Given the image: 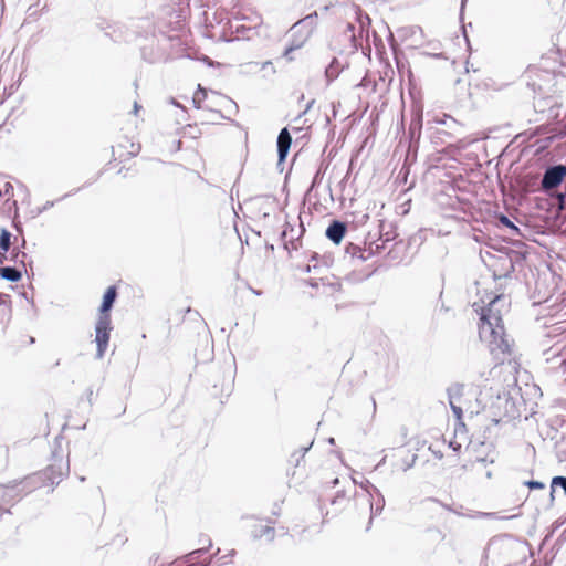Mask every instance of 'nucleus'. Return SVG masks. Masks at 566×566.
I'll list each match as a JSON object with an SVG mask.
<instances>
[{
	"mask_svg": "<svg viewBox=\"0 0 566 566\" xmlns=\"http://www.w3.org/2000/svg\"><path fill=\"white\" fill-rule=\"evenodd\" d=\"M449 403H450V407H451V410H452L454 417L457 419H461L462 415H463L462 408L460 406H458L457 402L450 401Z\"/></svg>",
	"mask_w": 566,
	"mask_h": 566,
	"instance_id": "obj_28",
	"label": "nucleus"
},
{
	"mask_svg": "<svg viewBox=\"0 0 566 566\" xmlns=\"http://www.w3.org/2000/svg\"><path fill=\"white\" fill-rule=\"evenodd\" d=\"M27 258V254L24 252H14L11 260L15 263H21L24 266V259Z\"/></svg>",
	"mask_w": 566,
	"mask_h": 566,
	"instance_id": "obj_30",
	"label": "nucleus"
},
{
	"mask_svg": "<svg viewBox=\"0 0 566 566\" xmlns=\"http://www.w3.org/2000/svg\"><path fill=\"white\" fill-rule=\"evenodd\" d=\"M346 253L349 254L350 256L353 258H358L363 261L366 260V256H365V250L359 247V245H356L354 243H349L347 247H346Z\"/></svg>",
	"mask_w": 566,
	"mask_h": 566,
	"instance_id": "obj_18",
	"label": "nucleus"
},
{
	"mask_svg": "<svg viewBox=\"0 0 566 566\" xmlns=\"http://www.w3.org/2000/svg\"><path fill=\"white\" fill-rule=\"evenodd\" d=\"M419 144H408L407 154H406V161L403 167L400 170V174L405 172V180L407 179V175L409 174V170L406 168L407 163H411L416 160L417 151H418Z\"/></svg>",
	"mask_w": 566,
	"mask_h": 566,
	"instance_id": "obj_15",
	"label": "nucleus"
},
{
	"mask_svg": "<svg viewBox=\"0 0 566 566\" xmlns=\"http://www.w3.org/2000/svg\"><path fill=\"white\" fill-rule=\"evenodd\" d=\"M566 177L565 165H554L548 167L542 177L541 186L544 190L548 191L557 188Z\"/></svg>",
	"mask_w": 566,
	"mask_h": 566,
	"instance_id": "obj_4",
	"label": "nucleus"
},
{
	"mask_svg": "<svg viewBox=\"0 0 566 566\" xmlns=\"http://www.w3.org/2000/svg\"><path fill=\"white\" fill-rule=\"evenodd\" d=\"M112 331L111 315H99L95 325V342L97 345L96 358L104 357L109 342Z\"/></svg>",
	"mask_w": 566,
	"mask_h": 566,
	"instance_id": "obj_3",
	"label": "nucleus"
},
{
	"mask_svg": "<svg viewBox=\"0 0 566 566\" xmlns=\"http://www.w3.org/2000/svg\"><path fill=\"white\" fill-rule=\"evenodd\" d=\"M554 140V136H547L545 137L542 142H547V143H551Z\"/></svg>",
	"mask_w": 566,
	"mask_h": 566,
	"instance_id": "obj_36",
	"label": "nucleus"
},
{
	"mask_svg": "<svg viewBox=\"0 0 566 566\" xmlns=\"http://www.w3.org/2000/svg\"><path fill=\"white\" fill-rule=\"evenodd\" d=\"M302 115H298L294 120L290 124V128L295 137V142H300L307 137V128H304L302 125Z\"/></svg>",
	"mask_w": 566,
	"mask_h": 566,
	"instance_id": "obj_12",
	"label": "nucleus"
},
{
	"mask_svg": "<svg viewBox=\"0 0 566 566\" xmlns=\"http://www.w3.org/2000/svg\"><path fill=\"white\" fill-rule=\"evenodd\" d=\"M21 497V492L17 485H0V503H10L18 501Z\"/></svg>",
	"mask_w": 566,
	"mask_h": 566,
	"instance_id": "obj_10",
	"label": "nucleus"
},
{
	"mask_svg": "<svg viewBox=\"0 0 566 566\" xmlns=\"http://www.w3.org/2000/svg\"><path fill=\"white\" fill-rule=\"evenodd\" d=\"M142 144H116L112 146V155L120 163L130 159L139 154Z\"/></svg>",
	"mask_w": 566,
	"mask_h": 566,
	"instance_id": "obj_6",
	"label": "nucleus"
},
{
	"mask_svg": "<svg viewBox=\"0 0 566 566\" xmlns=\"http://www.w3.org/2000/svg\"><path fill=\"white\" fill-rule=\"evenodd\" d=\"M333 483H334V484H337V483H338V479H337V478H336V479H334Z\"/></svg>",
	"mask_w": 566,
	"mask_h": 566,
	"instance_id": "obj_54",
	"label": "nucleus"
},
{
	"mask_svg": "<svg viewBox=\"0 0 566 566\" xmlns=\"http://www.w3.org/2000/svg\"><path fill=\"white\" fill-rule=\"evenodd\" d=\"M312 103H313V101H312L311 103H308V104H307V107H305L304 113H307L308 107H311Z\"/></svg>",
	"mask_w": 566,
	"mask_h": 566,
	"instance_id": "obj_44",
	"label": "nucleus"
},
{
	"mask_svg": "<svg viewBox=\"0 0 566 566\" xmlns=\"http://www.w3.org/2000/svg\"><path fill=\"white\" fill-rule=\"evenodd\" d=\"M556 488H562L566 495V476L557 475L552 479V484H551V489H552L551 499L552 500L554 499V492H555Z\"/></svg>",
	"mask_w": 566,
	"mask_h": 566,
	"instance_id": "obj_19",
	"label": "nucleus"
},
{
	"mask_svg": "<svg viewBox=\"0 0 566 566\" xmlns=\"http://www.w3.org/2000/svg\"><path fill=\"white\" fill-rule=\"evenodd\" d=\"M557 200H558V207L560 210H564L566 209V195L564 193H558L557 196Z\"/></svg>",
	"mask_w": 566,
	"mask_h": 566,
	"instance_id": "obj_31",
	"label": "nucleus"
},
{
	"mask_svg": "<svg viewBox=\"0 0 566 566\" xmlns=\"http://www.w3.org/2000/svg\"><path fill=\"white\" fill-rule=\"evenodd\" d=\"M347 230L345 222L333 220L327 227L325 234L335 244H339Z\"/></svg>",
	"mask_w": 566,
	"mask_h": 566,
	"instance_id": "obj_7",
	"label": "nucleus"
},
{
	"mask_svg": "<svg viewBox=\"0 0 566 566\" xmlns=\"http://www.w3.org/2000/svg\"><path fill=\"white\" fill-rule=\"evenodd\" d=\"M275 531L272 526L261 525L259 528L253 531V536L255 538L265 537L268 541H273Z\"/></svg>",
	"mask_w": 566,
	"mask_h": 566,
	"instance_id": "obj_17",
	"label": "nucleus"
},
{
	"mask_svg": "<svg viewBox=\"0 0 566 566\" xmlns=\"http://www.w3.org/2000/svg\"><path fill=\"white\" fill-rule=\"evenodd\" d=\"M491 476H492V472H491V471H488V472H486V478H489V479H490Z\"/></svg>",
	"mask_w": 566,
	"mask_h": 566,
	"instance_id": "obj_51",
	"label": "nucleus"
},
{
	"mask_svg": "<svg viewBox=\"0 0 566 566\" xmlns=\"http://www.w3.org/2000/svg\"><path fill=\"white\" fill-rule=\"evenodd\" d=\"M499 221H500L503 226H505V227H507V228L512 229L513 231L518 232V228H517V227H516V226H515V224H514V223L509 219V217H506L505 214H501V216L499 217Z\"/></svg>",
	"mask_w": 566,
	"mask_h": 566,
	"instance_id": "obj_27",
	"label": "nucleus"
},
{
	"mask_svg": "<svg viewBox=\"0 0 566 566\" xmlns=\"http://www.w3.org/2000/svg\"><path fill=\"white\" fill-rule=\"evenodd\" d=\"M312 103H313V101H312L311 103H308V104H307V107H305L304 113H307L308 107H311Z\"/></svg>",
	"mask_w": 566,
	"mask_h": 566,
	"instance_id": "obj_46",
	"label": "nucleus"
},
{
	"mask_svg": "<svg viewBox=\"0 0 566 566\" xmlns=\"http://www.w3.org/2000/svg\"><path fill=\"white\" fill-rule=\"evenodd\" d=\"M347 501L346 495L343 492H338L331 501L332 505L338 506L342 510Z\"/></svg>",
	"mask_w": 566,
	"mask_h": 566,
	"instance_id": "obj_23",
	"label": "nucleus"
},
{
	"mask_svg": "<svg viewBox=\"0 0 566 566\" xmlns=\"http://www.w3.org/2000/svg\"><path fill=\"white\" fill-rule=\"evenodd\" d=\"M55 205V201H46L41 208L38 209V214L46 211Z\"/></svg>",
	"mask_w": 566,
	"mask_h": 566,
	"instance_id": "obj_33",
	"label": "nucleus"
},
{
	"mask_svg": "<svg viewBox=\"0 0 566 566\" xmlns=\"http://www.w3.org/2000/svg\"><path fill=\"white\" fill-rule=\"evenodd\" d=\"M505 405H511V407L513 408L514 403L511 402L509 399H505Z\"/></svg>",
	"mask_w": 566,
	"mask_h": 566,
	"instance_id": "obj_43",
	"label": "nucleus"
},
{
	"mask_svg": "<svg viewBox=\"0 0 566 566\" xmlns=\"http://www.w3.org/2000/svg\"><path fill=\"white\" fill-rule=\"evenodd\" d=\"M489 301L481 298L473 303L474 311L480 315L479 336L485 342L492 353L511 355L512 340L505 333L503 314L509 311V300L503 294L492 297Z\"/></svg>",
	"mask_w": 566,
	"mask_h": 566,
	"instance_id": "obj_1",
	"label": "nucleus"
},
{
	"mask_svg": "<svg viewBox=\"0 0 566 566\" xmlns=\"http://www.w3.org/2000/svg\"><path fill=\"white\" fill-rule=\"evenodd\" d=\"M292 134H293V133H292V130H291V128H290V127H284V128L280 132V134H279V136H277V138H276V142H293V140H292V138H293V137H292Z\"/></svg>",
	"mask_w": 566,
	"mask_h": 566,
	"instance_id": "obj_24",
	"label": "nucleus"
},
{
	"mask_svg": "<svg viewBox=\"0 0 566 566\" xmlns=\"http://www.w3.org/2000/svg\"><path fill=\"white\" fill-rule=\"evenodd\" d=\"M485 462H486V460H485V459H483V458H479V459L476 460V463L484 464Z\"/></svg>",
	"mask_w": 566,
	"mask_h": 566,
	"instance_id": "obj_38",
	"label": "nucleus"
},
{
	"mask_svg": "<svg viewBox=\"0 0 566 566\" xmlns=\"http://www.w3.org/2000/svg\"><path fill=\"white\" fill-rule=\"evenodd\" d=\"M67 472H69V464H66V465H65V470H64V471H62V470H61V471L59 472V475H57V480H56V481H55V479H56V478H52V476H50V479H51L52 483H59V482L62 480L63 475H65Z\"/></svg>",
	"mask_w": 566,
	"mask_h": 566,
	"instance_id": "obj_32",
	"label": "nucleus"
},
{
	"mask_svg": "<svg viewBox=\"0 0 566 566\" xmlns=\"http://www.w3.org/2000/svg\"><path fill=\"white\" fill-rule=\"evenodd\" d=\"M463 390H464V386L459 382L452 384L450 387H448L447 394H448L449 402L450 401H453V402L460 401L461 397L463 396Z\"/></svg>",
	"mask_w": 566,
	"mask_h": 566,
	"instance_id": "obj_14",
	"label": "nucleus"
},
{
	"mask_svg": "<svg viewBox=\"0 0 566 566\" xmlns=\"http://www.w3.org/2000/svg\"><path fill=\"white\" fill-rule=\"evenodd\" d=\"M49 472H50L51 474H53V473H54V468H53V467L49 468Z\"/></svg>",
	"mask_w": 566,
	"mask_h": 566,
	"instance_id": "obj_50",
	"label": "nucleus"
},
{
	"mask_svg": "<svg viewBox=\"0 0 566 566\" xmlns=\"http://www.w3.org/2000/svg\"><path fill=\"white\" fill-rule=\"evenodd\" d=\"M11 233L7 229H2L0 233V249L4 252L9 251Z\"/></svg>",
	"mask_w": 566,
	"mask_h": 566,
	"instance_id": "obj_20",
	"label": "nucleus"
},
{
	"mask_svg": "<svg viewBox=\"0 0 566 566\" xmlns=\"http://www.w3.org/2000/svg\"><path fill=\"white\" fill-rule=\"evenodd\" d=\"M252 292L255 294V295H260V292L256 291V290H252Z\"/></svg>",
	"mask_w": 566,
	"mask_h": 566,
	"instance_id": "obj_53",
	"label": "nucleus"
},
{
	"mask_svg": "<svg viewBox=\"0 0 566 566\" xmlns=\"http://www.w3.org/2000/svg\"><path fill=\"white\" fill-rule=\"evenodd\" d=\"M308 449H310V447H306V448H303V449H302V457H304V455H305V453L308 451Z\"/></svg>",
	"mask_w": 566,
	"mask_h": 566,
	"instance_id": "obj_39",
	"label": "nucleus"
},
{
	"mask_svg": "<svg viewBox=\"0 0 566 566\" xmlns=\"http://www.w3.org/2000/svg\"><path fill=\"white\" fill-rule=\"evenodd\" d=\"M207 96L206 90H203L200 85L198 86V90L195 92L192 102L193 104L199 108L201 107V103L205 101Z\"/></svg>",
	"mask_w": 566,
	"mask_h": 566,
	"instance_id": "obj_21",
	"label": "nucleus"
},
{
	"mask_svg": "<svg viewBox=\"0 0 566 566\" xmlns=\"http://www.w3.org/2000/svg\"><path fill=\"white\" fill-rule=\"evenodd\" d=\"M140 106L137 102L134 103V114L137 115Z\"/></svg>",
	"mask_w": 566,
	"mask_h": 566,
	"instance_id": "obj_35",
	"label": "nucleus"
},
{
	"mask_svg": "<svg viewBox=\"0 0 566 566\" xmlns=\"http://www.w3.org/2000/svg\"><path fill=\"white\" fill-rule=\"evenodd\" d=\"M525 485L528 486L531 490H537V489L545 488V484L543 482L536 481V480L526 481Z\"/></svg>",
	"mask_w": 566,
	"mask_h": 566,
	"instance_id": "obj_29",
	"label": "nucleus"
},
{
	"mask_svg": "<svg viewBox=\"0 0 566 566\" xmlns=\"http://www.w3.org/2000/svg\"><path fill=\"white\" fill-rule=\"evenodd\" d=\"M11 316V302L7 294L0 293V324L10 319Z\"/></svg>",
	"mask_w": 566,
	"mask_h": 566,
	"instance_id": "obj_11",
	"label": "nucleus"
},
{
	"mask_svg": "<svg viewBox=\"0 0 566 566\" xmlns=\"http://www.w3.org/2000/svg\"><path fill=\"white\" fill-rule=\"evenodd\" d=\"M241 29H242V31H243V30H245V27H244V25H238V27H237V32H240V30H241Z\"/></svg>",
	"mask_w": 566,
	"mask_h": 566,
	"instance_id": "obj_41",
	"label": "nucleus"
},
{
	"mask_svg": "<svg viewBox=\"0 0 566 566\" xmlns=\"http://www.w3.org/2000/svg\"><path fill=\"white\" fill-rule=\"evenodd\" d=\"M312 103H313V101H312L311 103H308V104H307V107H305L304 113H307L308 107H311Z\"/></svg>",
	"mask_w": 566,
	"mask_h": 566,
	"instance_id": "obj_45",
	"label": "nucleus"
},
{
	"mask_svg": "<svg viewBox=\"0 0 566 566\" xmlns=\"http://www.w3.org/2000/svg\"><path fill=\"white\" fill-rule=\"evenodd\" d=\"M317 18V13L308 14L304 19H301L297 21L292 28H291V35L295 36L298 35L297 39L293 40L291 45L287 46L284 51V56L289 60H293L291 56V53L304 45V43L307 41V39L311 36L314 25H315V19Z\"/></svg>",
	"mask_w": 566,
	"mask_h": 566,
	"instance_id": "obj_2",
	"label": "nucleus"
},
{
	"mask_svg": "<svg viewBox=\"0 0 566 566\" xmlns=\"http://www.w3.org/2000/svg\"><path fill=\"white\" fill-rule=\"evenodd\" d=\"M292 144H277V169L280 172H283L284 160L287 157Z\"/></svg>",
	"mask_w": 566,
	"mask_h": 566,
	"instance_id": "obj_16",
	"label": "nucleus"
},
{
	"mask_svg": "<svg viewBox=\"0 0 566 566\" xmlns=\"http://www.w3.org/2000/svg\"><path fill=\"white\" fill-rule=\"evenodd\" d=\"M245 30H247V31H249V32H251V31L255 30V27L247 28Z\"/></svg>",
	"mask_w": 566,
	"mask_h": 566,
	"instance_id": "obj_49",
	"label": "nucleus"
},
{
	"mask_svg": "<svg viewBox=\"0 0 566 566\" xmlns=\"http://www.w3.org/2000/svg\"><path fill=\"white\" fill-rule=\"evenodd\" d=\"M428 160L430 164V167H438L439 163L442 160V156L440 151H436L432 154H429Z\"/></svg>",
	"mask_w": 566,
	"mask_h": 566,
	"instance_id": "obj_25",
	"label": "nucleus"
},
{
	"mask_svg": "<svg viewBox=\"0 0 566 566\" xmlns=\"http://www.w3.org/2000/svg\"><path fill=\"white\" fill-rule=\"evenodd\" d=\"M261 23V19L260 18H256V21H255V25L260 24Z\"/></svg>",
	"mask_w": 566,
	"mask_h": 566,
	"instance_id": "obj_52",
	"label": "nucleus"
},
{
	"mask_svg": "<svg viewBox=\"0 0 566 566\" xmlns=\"http://www.w3.org/2000/svg\"><path fill=\"white\" fill-rule=\"evenodd\" d=\"M417 458H418L417 454H412L410 459L402 460V464H401L402 471L406 472L409 469H411L415 465Z\"/></svg>",
	"mask_w": 566,
	"mask_h": 566,
	"instance_id": "obj_26",
	"label": "nucleus"
},
{
	"mask_svg": "<svg viewBox=\"0 0 566 566\" xmlns=\"http://www.w3.org/2000/svg\"><path fill=\"white\" fill-rule=\"evenodd\" d=\"M116 297H117L116 287L109 286L103 296V302H102V305L99 308V312H101L99 315H109L108 312L112 310Z\"/></svg>",
	"mask_w": 566,
	"mask_h": 566,
	"instance_id": "obj_9",
	"label": "nucleus"
},
{
	"mask_svg": "<svg viewBox=\"0 0 566 566\" xmlns=\"http://www.w3.org/2000/svg\"><path fill=\"white\" fill-rule=\"evenodd\" d=\"M522 136V134H514L512 132L511 126L503 127H492L489 128L486 133L482 137H476L472 142H481L486 139H511V142H515Z\"/></svg>",
	"mask_w": 566,
	"mask_h": 566,
	"instance_id": "obj_5",
	"label": "nucleus"
},
{
	"mask_svg": "<svg viewBox=\"0 0 566 566\" xmlns=\"http://www.w3.org/2000/svg\"><path fill=\"white\" fill-rule=\"evenodd\" d=\"M328 443L334 444V443H335L334 438H329V439H328Z\"/></svg>",
	"mask_w": 566,
	"mask_h": 566,
	"instance_id": "obj_48",
	"label": "nucleus"
},
{
	"mask_svg": "<svg viewBox=\"0 0 566 566\" xmlns=\"http://www.w3.org/2000/svg\"><path fill=\"white\" fill-rule=\"evenodd\" d=\"M0 277L9 282H18L22 277V271L15 266L0 268Z\"/></svg>",
	"mask_w": 566,
	"mask_h": 566,
	"instance_id": "obj_13",
	"label": "nucleus"
},
{
	"mask_svg": "<svg viewBox=\"0 0 566 566\" xmlns=\"http://www.w3.org/2000/svg\"><path fill=\"white\" fill-rule=\"evenodd\" d=\"M77 190H78V189L74 190V191H73V192H71V193H65V195L62 197V199H64V198H66V197H69V196H71V195L75 193Z\"/></svg>",
	"mask_w": 566,
	"mask_h": 566,
	"instance_id": "obj_42",
	"label": "nucleus"
},
{
	"mask_svg": "<svg viewBox=\"0 0 566 566\" xmlns=\"http://www.w3.org/2000/svg\"><path fill=\"white\" fill-rule=\"evenodd\" d=\"M506 413L509 417L514 418L516 412L514 410H506Z\"/></svg>",
	"mask_w": 566,
	"mask_h": 566,
	"instance_id": "obj_37",
	"label": "nucleus"
},
{
	"mask_svg": "<svg viewBox=\"0 0 566 566\" xmlns=\"http://www.w3.org/2000/svg\"><path fill=\"white\" fill-rule=\"evenodd\" d=\"M3 513H11L10 510H6L3 511L1 507H0V517L2 516Z\"/></svg>",
	"mask_w": 566,
	"mask_h": 566,
	"instance_id": "obj_40",
	"label": "nucleus"
},
{
	"mask_svg": "<svg viewBox=\"0 0 566 566\" xmlns=\"http://www.w3.org/2000/svg\"><path fill=\"white\" fill-rule=\"evenodd\" d=\"M181 144H172L171 151L176 153L180 149Z\"/></svg>",
	"mask_w": 566,
	"mask_h": 566,
	"instance_id": "obj_34",
	"label": "nucleus"
},
{
	"mask_svg": "<svg viewBox=\"0 0 566 566\" xmlns=\"http://www.w3.org/2000/svg\"><path fill=\"white\" fill-rule=\"evenodd\" d=\"M367 485H368L370 489H373V491H375L376 493H378V494H379V496L381 497V502H382V504H381V505H379V506H377V507H376V510H375V514H378V513H380V512H381V510H382V506H384V497H382V495L379 493V490L377 489V486L373 485V484H371L370 482H368V481H367ZM366 501H367V503H368V505H369V509H370V511H371V514H374V505H373V503L370 502L369 497H367V499H366Z\"/></svg>",
	"mask_w": 566,
	"mask_h": 566,
	"instance_id": "obj_22",
	"label": "nucleus"
},
{
	"mask_svg": "<svg viewBox=\"0 0 566 566\" xmlns=\"http://www.w3.org/2000/svg\"><path fill=\"white\" fill-rule=\"evenodd\" d=\"M436 457L441 459L442 458V453L441 452H434Z\"/></svg>",
	"mask_w": 566,
	"mask_h": 566,
	"instance_id": "obj_47",
	"label": "nucleus"
},
{
	"mask_svg": "<svg viewBox=\"0 0 566 566\" xmlns=\"http://www.w3.org/2000/svg\"><path fill=\"white\" fill-rule=\"evenodd\" d=\"M468 377L472 382H481L488 380L489 368L480 363H472L467 369Z\"/></svg>",
	"mask_w": 566,
	"mask_h": 566,
	"instance_id": "obj_8",
	"label": "nucleus"
}]
</instances>
